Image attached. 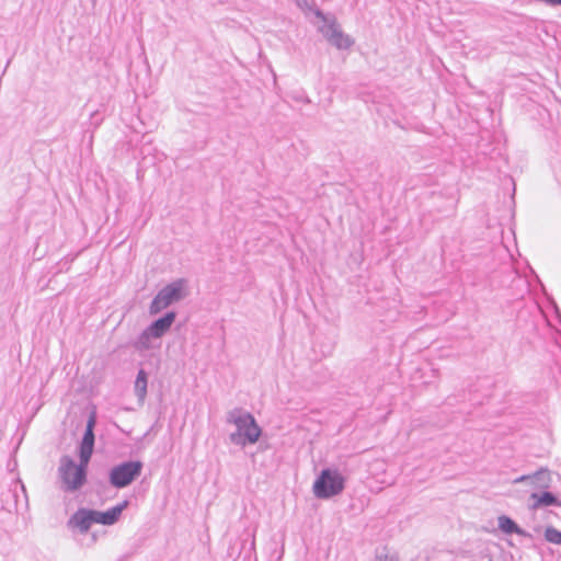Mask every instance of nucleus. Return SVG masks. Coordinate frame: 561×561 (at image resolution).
<instances>
[{"mask_svg":"<svg viewBox=\"0 0 561 561\" xmlns=\"http://www.w3.org/2000/svg\"><path fill=\"white\" fill-rule=\"evenodd\" d=\"M124 507H125V504L115 506V507L108 510L107 512L92 511L94 523L103 524V525L114 524L118 519Z\"/></svg>","mask_w":561,"mask_h":561,"instance_id":"0eeeda50","label":"nucleus"},{"mask_svg":"<svg viewBox=\"0 0 561 561\" xmlns=\"http://www.w3.org/2000/svg\"><path fill=\"white\" fill-rule=\"evenodd\" d=\"M531 499L534 500L533 508L558 504L557 499L549 492H543L541 494L534 493L531 494ZM559 505L561 504L559 503Z\"/></svg>","mask_w":561,"mask_h":561,"instance_id":"1a4fd4ad","label":"nucleus"},{"mask_svg":"<svg viewBox=\"0 0 561 561\" xmlns=\"http://www.w3.org/2000/svg\"><path fill=\"white\" fill-rule=\"evenodd\" d=\"M534 478L535 477H526V476H524V477H520V478L516 479L515 482L533 480Z\"/></svg>","mask_w":561,"mask_h":561,"instance_id":"2eb2a0df","label":"nucleus"},{"mask_svg":"<svg viewBox=\"0 0 561 561\" xmlns=\"http://www.w3.org/2000/svg\"><path fill=\"white\" fill-rule=\"evenodd\" d=\"M545 538L549 542L560 545L561 543V531L557 530L553 527H548L545 531Z\"/></svg>","mask_w":561,"mask_h":561,"instance_id":"f8f14e48","label":"nucleus"},{"mask_svg":"<svg viewBox=\"0 0 561 561\" xmlns=\"http://www.w3.org/2000/svg\"><path fill=\"white\" fill-rule=\"evenodd\" d=\"M77 526L82 530L87 531L91 524L94 523L92 511L81 510L76 513Z\"/></svg>","mask_w":561,"mask_h":561,"instance_id":"6e6552de","label":"nucleus"},{"mask_svg":"<svg viewBox=\"0 0 561 561\" xmlns=\"http://www.w3.org/2000/svg\"><path fill=\"white\" fill-rule=\"evenodd\" d=\"M233 423L237 426L238 433L233 435V439L236 436H244L245 440L250 444H254L259 440L261 436V430L256 424L254 417L249 414H242L233 419Z\"/></svg>","mask_w":561,"mask_h":561,"instance_id":"39448f33","label":"nucleus"},{"mask_svg":"<svg viewBox=\"0 0 561 561\" xmlns=\"http://www.w3.org/2000/svg\"><path fill=\"white\" fill-rule=\"evenodd\" d=\"M344 489V479L337 471L325 469L313 483V493L319 499L340 494Z\"/></svg>","mask_w":561,"mask_h":561,"instance_id":"f03ea898","label":"nucleus"},{"mask_svg":"<svg viewBox=\"0 0 561 561\" xmlns=\"http://www.w3.org/2000/svg\"><path fill=\"white\" fill-rule=\"evenodd\" d=\"M175 319L174 312H168L164 317L158 319L154 321L147 332L144 333V336H147L148 334L160 337L162 336L172 325Z\"/></svg>","mask_w":561,"mask_h":561,"instance_id":"423d86ee","label":"nucleus"},{"mask_svg":"<svg viewBox=\"0 0 561 561\" xmlns=\"http://www.w3.org/2000/svg\"><path fill=\"white\" fill-rule=\"evenodd\" d=\"M182 297V283H173L161 289L150 305V312L158 313Z\"/></svg>","mask_w":561,"mask_h":561,"instance_id":"20e7f679","label":"nucleus"},{"mask_svg":"<svg viewBox=\"0 0 561 561\" xmlns=\"http://www.w3.org/2000/svg\"><path fill=\"white\" fill-rule=\"evenodd\" d=\"M96 424V413L91 411L84 434L79 444V466L72 472V489L81 486L85 482L87 467L94 449V427Z\"/></svg>","mask_w":561,"mask_h":561,"instance_id":"f257e3e1","label":"nucleus"},{"mask_svg":"<svg viewBox=\"0 0 561 561\" xmlns=\"http://www.w3.org/2000/svg\"><path fill=\"white\" fill-rule=\"evenodd\" d=\"M67 466L68 465H66L65 467L61 468V474H62V478L65 481H67Z\"/></svg>","mask_w":561,"mask_h":561,"instance_id":"4468645a","label":"nucleus"},{"mask_svg":"<svg viewBox=\"0 0 561 561\" xmlns=\"http://www.w3.org/2000/svg\"><path fill=\"white\" fill-rule=\"evenodd\" d=\"M135 391L140 399H144L147 394V375L145 370H139L136 381Z\"/></svg>","mask_w":561,"mask_h":561,"instance_id":"9d476101","label":"nucleus"},{"mask_svg":"<svg viewBox=\"0 0 561 561\" xmlns=\"http://www.w3.org/2000/svg\"><path fill=\"white\" fill-rule=\"evenodd\" d=\"M141 463L139 461L125 462L112 469L110 474L111 483L116 488L128 485L140 474Z\"/></svg>","mask_w":561,"mask_h":561,"instance_id":"7ed1b4c3","label":"nucleus"},{"mask_svg":"<svg viewBox=\"0 0 561 561\" xmlns=\"http://www.w3.org/2000/svg\"><path fill=\"white\" fill-rule=\"evenodd\" d=\"M499 526L506 534H513L518 531L517 525L506 516H501L499 518Z\"/></svg>","mask_w":561,"mask_h":561,"instance_id":"9b49d317","label":"nucleus"},{"mask_svg":"<svg viewBox=\"0 0 561 561\" xmlns=\"http://www.w3.org/2000/svg\"><path fill=\"white\" fill-rule=\"evenodd\" d=\"M331 41L333 42L334 45H336L337 47L342 48V47H347L350 45V39L347 37H343L342 35H337V34H334L332 37H331Z\"/></svg>","mask_w":561,"mask_h":561,"instance_id":"ddd939ff","label":"nucleus"}]
</instances>
